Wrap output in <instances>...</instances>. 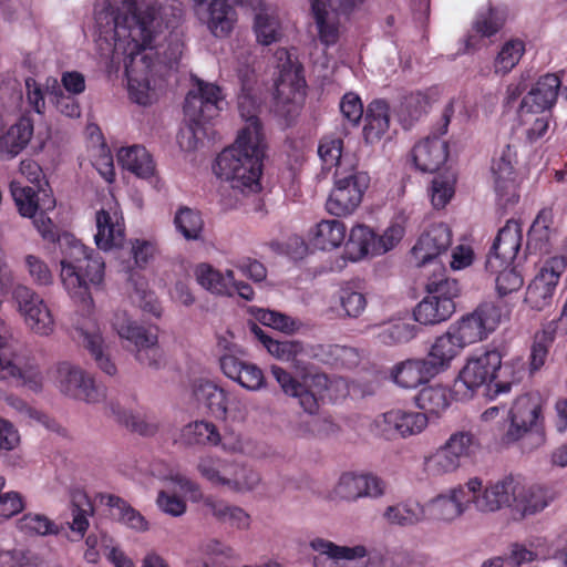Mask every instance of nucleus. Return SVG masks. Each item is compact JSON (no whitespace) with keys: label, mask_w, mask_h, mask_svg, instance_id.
<instances>
[{"label":"nucleus","mask_w":567,"mask_h":567,"mask_svg":"<svg viewBox=\"0 0 567 567\" xmlns=\"http://www.w3.org/2000/svg\"><path fill=\"white\" fill-rule=\"evenodd\" d=\"M346 235L344 223L338 219H323L309 231V240L317 249L332 250L344 243Z\"/></svg>","instance_id":"obj_33"},{"label":"nucleus","mask_w":567,"mask_h":567,"mask_svg":"<svg viewBox=\"0 0 567 567\" xmlns=\"http://www.w3.org/2000/svg\"><path fill=\"white\" fill-rule=\"evenodd\" d=\"M256 319L264 326L285 333H292L298 329V322L291 317L269 309H259Z\"/></svg>","instance_id":"obj_60"},{"label":"nucleus","mask_w":567,"mask_h":567,"mask_svg":"<svg viewBox=\"0 0 567 567\" xmlns=\"http://www.w3.org/2000/svg\"><path fill=\"white\" fill-rule=\"evenodd\" d=\"M557 336L558 334L545 326L539 332L535 334L529 354L530 373H534L544 367L549 353V349L555 342Z\"/></svg>","instance_id":"obj_53"},{"label":"nucleus","mask_w":567,"mask_h":567,"mask_svg":"<svg viewBox=\"0 0 567 567\" xmlns=\"http://www.w3.org/2000/svg\"><path fill=\"white\" fill-rule=\"evenodd\" d=\"M194 275L197 284L210 293L227 297L233 296V270L221 272L212 265L202 262L195 267Z\"/></svg>","instance_id":"obj_32"},{"label":"nucleus","mask_w":567,"mask_h":567,"mask_svg":"<svg viewBox=\"0 0 567 567\" xmlns=\"http://www.w3.org/2000/svg\"><path fill=\"white\" fill-rule=\"evenodd\" d=\"M279 76L276 81V91L278 95L285 94L288 89V96L295 97L296 94H305L307 86L303 75V66L296 56L286 48H280L275 52Z\"/></svg>","instance_id":"obj_23"},{"label":"nucleus","mask_w":567,"mask_h":567,"mask_svg":"<svg viewBox=\"0 0 567 567\" xmlns=\"http://www.w3.org/2000/svg\"><path fill=\"white\" fill-rule=\"evenodd\" d=\"M420 330L413 322L391 320L372 327V338L377 344L394 347L409 343L416 338Z\"/></svg>","instance_id":"obj_29"},{"label":"nucleus","mask_w":567,"mask_h":567,"mask_svg":"<svg viewBox=\"0 0 567 567\" xmlns=\"http://www.w3.org/2000/svg\"><path fill=\"white\" fill-rule=\"evenodd\" d=\"M96 229L94 240L100 249L109 250L120 247L124 241V224L120 223L116 214H111L105 209L96 212Z\"/></svg>","instance_id":"obj_31"},{"label":"nucleus","mask_w":567,"mask_h":567,"mask_svg":"<svg viewBox=\"0 0 567 567\" xmlns=\"http://www.w3.org/2000/svg\"><path fill=\"white\" fill-rule=\"evenodd\" d=\"M566 269V257L554 256L548 258L528 284L524 302L535 311H543L550 308L557 286Z\"/></svg>","instance_id":"obj_8"},{"label":"nucleus","mask_w":567,"mask_h":567,"mask_svg":"<svg viewBox=\"0 0 567 567\" xmlns=\"http://www.w3.org/2000/svg\"><path fill=\"white\" fill-rule=\"evenodd\" d=\"M110 409L112 414L116 416V420L133 432L140 433L141 435H152L155 433L156 426L154 424H150L141 417L121 410L118 405L113 403Z\"/></svg>","instance_id":"obj_63"},{"label":"nucleus","mask_w":567,"mask_h":567,"mask_svg":"<svg viewBox=\"0 0 567 567\" xmlns=\"http://www.w3.org/2000/svg\"><path fill=\"white\" fill-rule=\"evenodd\" d=\"M427 295L436 297L437 300L446 299L454 310L456 309L455 299L460 295L458 281L447 276V270L442 264H434L433 271L427 275L424 284Z\"/></svg>","instance_id":"obj_37"},{"label":"nucleus","mask_w":567,"mask_h":567,"mask_svg":"<svg viewBox=\"0 0 567 567\" xmlns=\"http://www.w3.org/2000/svg\"><path fill=\"white\" fill-rule=\"evenodd\" d=\"M370 185V176L354 166L338 167L334 172V187L326 203L327 210L334 216H348L361 204Z\"/></svg>","instance_id":"obj_6"},{"label":"nucleus","mask_w":567,"mask_h":567,"mask_svg":"<svg viewBox=\"0 0 567 567\" xmlns=\"http://www.w3.org/2000/svg\"><path fill=\"white\" fill-rule=\"evenodd\" d=\"M205 505L210 509L213 516L218 522L227 523L238 529L249 527L250 516L243 508L212 498H207Z\"/></svg>","instance_id":"obj_48"},{"label":"nucleus","mask_w":567,"mask_h":567,"mask_svg":"<svg viewBox=\"0 0 567 567\" xmlns=\"http://www.w3.org/2000/svg\"><path fill=\"white\" fill-rule=\"evenodd\" d=\"M10 192L23 217H33L38 212L39 198L34 187L22 186L20 182L10 183Z\"/></svg>","instance_id":"obj_54"},{"label":"nucleus","mask_w":567,"mask_h":567,"mask_svg":"<svg viewBox=\"0 0 567 567\" xmlns=\"http://www.w3.org/2000/svg\"><path fill=\"white\" fill-rule=\"evenodd\" d=\"M454 313V308L449 300H437L436 297L426 296L413 310L414 320L424 326H434L446 321Z\"/></svg>","instance_id":"obj_39"},{"label":"nucleus","mask_w":567,"mask_h":567,"mask_svg":"<svg viewBox=\"0 0 567 567\" xmlns=\"http://www.w3.org/2000/svg\"><path fill=\"white\" fill-rule=\"evenodd\" d=\"M499 370H502V355L496 349L474 353L467 359L454 382L455 398L461 401L470 400L483 385H488L491 390V383L496 379V372ZM511 386L509 382H494V394L507 393Z\"/></svg>","instance_id":"obj_5"},{"label":"nucleus","mask_w":567,"mask_h":567,"mask_svg":"<svg viewBox=\"0 0 567 567\" xmlns=\"http://www.w3.org/2000/svg\"><path fill=\"white\" fill-rule=\"evenodd\" d=\"M481 485V480L471 478L465 485L450 491L449 495H439L431 503L433 516L441 520H453L461 516L472 504L473 492Z\"/></svg>","instance_id":"obj_21"},{"label":"nucleus","mask_w":567,"mask_h":567,"mask_svg":"<svg viewBox=\"0 0 567 567\" xmlns=\"http://www.w3.org/2000/svg\"><path fill=\"white\" fill-rule=\"evenodd\" d=\"M193 396L199 406L219 421H226L233 411L239 410L240 401L237 395L209 380H198L193 385Z\"/></svg>","instance_id":"obj_14"},{"label":"nucleus","mask_w":567,"mask_h":567,"mask_svg":"<svg viewBox=\"0 0 567 567\" xmlns=\"http://www.w3.org/2000/svg\"><path fill=\"white\" fill-rule=\"evenodd\" d=\"M517 154L511 145H506L501 154L493 158L491 171L498 204L504 208L519 200V182L515 165Z\"/></svg>","instance_id":"obj_10"},{"label":"nucleus","mask_w":567,"mask_h":567,"mask_svg":"<svg viewBox=\"0 0 567 567\" xmlns=\"http://www.w3.org/2000/svg\"><path fill=\"white\" fill-rule=\"evenodd\" d=\"M451 245L452 230L450 227L444 223L432 224L419 237L412 248V255L419 266H425L445 252Z\"/></svg>","instance_id":"obj_22"},{"label":"nucleus","mask_w":567,"mask_h":567,"mask_svg":"<svg viewBox=\"0 0 567 567\" xmlns=\"http://www.w3.org/2000/svg\"><path fill=\"white\" fill-rule=\"evenodd\" d=\"M39 200L38 212L32 217L33 224L41 236L52 243H58L61 259V281L72 299L83 305L92 302L91 286H99L104 279L105 264L101 255L92 248L83 245L72 234L59 235L58 227L47 216V212L53 210L55 199L47 194Z\"/></svg>","instance_id":"obj_2"},{"label":"nucleus","mask_w":567,"mask_h":567,"mask_svg":"<svg viewBox=\"0 0 567 567\" xmlns=\"http://www.w3.org/2000/svg\"><path fill=\"white\" fill-rule=\"evenodd\" d=\"M390 126L389 105L385 101L375 100L368 106L363 135L368 143L373 144L381 140Z\"/></svg>","instance_id":"obj_40"},{"label":"nucleus","mask_w":567,"mask_h":567,"mask_svg":"<svg viewBox=\"0 0 567 567\" xmlns=\"http://www.w3.org/2000/svg\"><path fill=\"white\" fill-rule=\"evenodd\" d=\"M377 234L365 225H357L350 230L344 245V259L359 261L368 255L377 256Z\"/></svg>","instance_id":"obj_35"},{"label":"nucleus","mask_w":567,"mask_h":567,"mask_svg":"<svg viewBox=\"0 0 567 567\" xmlns=\"http://www.w3.org/2000/svg\"><path fill=\"white\" fill-rule=\"evenodd\" d=\"M508 266L509 265H505L499 268L498 271L489 272L491 275H496L495 285L499 297H505L512 292L518 291L524 284L522 274Z\"/></svg>","instance_id":"obj_59"},{"label":"nucleus","mask_w":567,"mask_h":567,"mask_svg":"<svg viewBox=\"0 0 567 567\" xmlns=\"http://www.w3.org/2000/svg\"><path fill=\"white\" fill-rule=\"evenodd\" d=\"M117 162L124 169L134 173L141 178H151L155 174V163L144 146L133 145L122 147L117 152Z\"/></svg>","instance_id":"obj_38"},{"label":"nucleus","mask_w":567,"mask_h":567,"mask_svg":"<svg viewBox=\"0 0 567 567\" xmlns=\"http://www.w3.org/2000/svg\"><path fill=\"white\" fill-rule=\"evenodd\" d=\"M559 223L551 207L542 208L533 220L526 241V254L547 255L559 237Z\"/></svg>","instance_id":"obj_16"},{"label":"nucleus","mask_w":567,"mask_h":567,"mask_svg":"<svg viewBox=\"0 0 567 567\" xmlns=\"http://www.w3.org/2000/svg\"><path fill=\"white\" fill-rule=\"evenodd\" d=\"M226 462L217 457L206 456L199 460L197 468L203 477L213 485L228 486L229 488H238V482L230 477L231 472Z\"/></svg>","instance_id":"obj_47"},{"label":"nucleus","mask_w":567,"mask_h":567,"mask_svg":"<svg viewBox=\"0 0 567 567\" xmlns=\"http://www.w3.org/2000/svg\"><path fill=\"white\" fill-rule=\"evenodd\" d=\"M525 53V42L520 39L506 41L494 60V69L497 74L509 73L520 61Z\"/></svg>","instance_id":"obj_51"},{"label":"nucleus","mask_w":567,"mask_h":567,"mask_svg":"<svg viewBox=\"0 0 567 567\" xmlns=\"http://www.w3.org/2000/svg\"><path fill=\"white\" fill-rule=\"evenodd\" d=\"M19 313L37 334L49 336L54 330V318L45 301L31 288L18 285L12 291Z\"/></svg>","instance_id":"obj_11"},{"label":"nucleus","mask_w":567,"mask_h":567,"mask_svg":"<svg viewBox=\"0 0 567 567\" xmlns=\"http://www.w3.org/2000/svg\"><path fill=\"white\" fill-rule=\"evenodd\" d=\"M416 406L435 416H440L451 404V391L443 385H427L422 388L414 398Z\"/></svg>","instance_id":"obj_41"},{"label":"nucleus","mask_w":567,"mask_h":567,"mask_svg":"<svg viewBox=\"0 0 567 567\" xmlns=\"http://www.w3.org/2000/svg\"><path fill=\"white\" fill-rule=\"evenodd\" d=\"M93 505L85 493H75L72 497V523L70 528L83 537L89 527V515Z\"/></svg>","instance_id":"obj_55"},{"label":"nucleus","mask_w":567,"mask_h":567,"mask_svg":"<svg viewBox=\"0 0 567 567\" xmlns=\"http://www.w3.org/2000/svg\"><path fill=\"white\" fill-rule=\"evenodd\" d=\"M248 118L250 125L241 128L234 144L217 155L213 167L217 177L241 193L260 189L266 148L261 122L251 114Z\"/></svg>","instance_id":"obj_3"},{"label":"nucleus","mask_w":567,"mask_h":567,"mask_svg":"<svg viewBox=\"0 0 567 567\" xmlns=\"http://www.w3.org/2000/svg\"><path fill=\"white\" fill-rule=\"evenodd\" d=\"M229 0H196L198 4H209L208 29L217 38L227 37L237 21L236 10Z\"/></svg>","instance_id":"obj_34"},{"label":"nucleus","mask_w":567,"mask_h":567,"mask_svg":"<svg viewBox=\"0 0 567 567\" xmlns=\"http://www.w3.org/2000/svg\"><path fill=\"white\" fill-rule=\"evenodd\" d=\"M411 154L416 169L434 173L446 162L449 147L440 136H427L414 145Z\"/></svg>","instance_id":"obj_24"},{"label":"nucleus","mask_w":567,"mask_h":567,"mask_svg":"<svg viewBox=\"0 0 567 567\" xmlns=\"http://www.w3.org/2000/svg\"><path fill=\"white\" fill-rule=\"evenodd\" d=\"M112 326L118 337L127 342L125 347L135 351L138 362L155 369L159 368L163 351L158 346L156 333L132 320L125 311L115 312Z\"/></svg>","instance_id":"obj_7"},{"label":"nucleus","mask_w":567,"mask_h":567,"mask_svg":"<svg viewBox=\"0 0 567 567\" xmlns=\"http://www.w3.org/2000/svg\"><path fill=\"white\" fill-rule=\"evenodd\" d=\"M505 23L503 14L495 8L477 13L464 43V52L476 51L484 47V39L498 33Z\"/></svg>","instance_id":"obj_26"},{"label":"nucleus","mask_w":567,"mask_h":567,"mask_svg":"<svg viewBox=\"0 0 567 567\" xmlns=\"http://www.w3.org/2000/svg\"><path fill=\"white\" fill-rule=\"evenodd\" d=\"M223 100L220 87L213 83L200 81L197 91H189L185 97L184 114L192 128L196 130L216 117Z\"/></svg>","instance_id":"obj_12"},{"label":"nucleus","mask_w":567,"mask_h":567,"mask_svg":"<svg viewBox=\"0 0 567 567\" xmlns=\"http://www.w3.org/2000/svg\"><path fill=\"white\" fill-rule=\"evenodd\" d=\"M79 338L83 347L91 353L97 367L109 375L116 373V365L112 362L109 354L104 352V341L100 331H87L78 329Z\"/></svg>","instance_id":"obj_46"},{"label":"nucleus","mask_w":567,"mask_h":567,"mask_svg":"<svg viewBox=\"0 0 567 567\" xmlns=\"http://www.w3.org/2000/svg\"><path fill=\"white\" fill-rule=\"evenodd\" d=\"M560 86L561 80L558 75L547 73L540 76L528 94L522 100V117H526L528 114L534 115L543 111L550 112L551 107L556 104ZM529 121L528 118H524L525 123Z\"/></svg>","instance_id":"obj_20"},{"label":"nucleus","mask_w":567,"mask_h":567,"mask_svg":"<svg viewBox=\"0 0 567 567\" xmlns=\"http://www.w3.org/2000/svg\"><path fill=\"white\" fill-rule=\"evenodd\" d=\"M463 350L456 339L450 333L449 330L443 334L436 337L432 343L427 355L424 358L429 363L435 375L447 370L452 361Z\"/></svg>","instance_id":"obj_30"},{"label":"nucleus","mask_w":567,"mask_h":567,"mask_svg":"<svg viewBox=\"0 0 567 567\" xmlns=\"http://www.w3.org/2000/svg\"><path fill=\"white\" fill-rule=\"evenodd\" d=\"M523 241V229L518 220L509 219L498 230L487 254L485 269L487 272L498 271L509 265L518 256Z\"/></svg>","instance_id":"obj_13"},{"label":"nucleus","mask_w":567,"mask_h":567,"mask_svg":"<svg viewBox=\"0 0 567 567\" xmlns=\"http://www.w3.org/2000/svg\"><path fill=\"white\" fill-rule=\"evenodd\" d=\"M312 13L317 23L318 34L321 43L329 47L334 44L339 39V29L334 23L327 20L328 11L321 0H312Z\"/></svg>","instance_id":"obj_56"},{"label":"nucleus","mask_w":567,"mask_h":567,"mask_svg":"<svg viewBox=\"0 0 567 567\" xmlns=\"http://www.w3.org/2000/svg\"><path fill=\"white\" fill-rule=\"evenodd\" d=\"M174 225L185 239L197 240L202 237L204 219L199 210L182 206L175 213Z\"/></svg>","instance_id":"obj_49"},{"label":"nucleus","mask_w":567,"mask_h":567,"mask_svg":"<svg viewBox=\"0 0 567 567\" xmlns=\"http://www.w3.org/2000/svg\"><path fill=\"white\" fill-rule=\"evenodd\" d=\"M106 499V505L112 509L113 517L120 523L136 532L148 529V522L145 517L126 501L116 495H107Z\"/></svg>","instance_id":"obj_44"},{"label":"nucleus","mask_w":567,"mask_h":567,"mask_svg":"<svg viewBox=\"0 0 567 567\" xmlns=\"http://www.w3.org/2000/svg\"><path fill=\"white\" fill-rule=\"evenodd\" d=\"M427 422L425 413L392 409L375 419V426L386 437L394 435L408 437L420 434L426 427Z\"/></svg>","instance_id":"obj_17"},{"label":"nucleus","mask_w":567,"mask_h":567,"mask_svg":"<svg viewBox=\"0 0 567 567\" xmlns=\"http://www.w3.org/2000/svg\"><path fill=\"white\" fill-rule=\"evenodd\" d=\"M182 437L189 445L217 446L221 443V436L216 425L204 420L184 426Z\"/></svg>","instance_id":"obj_45"},{"label":"nucleus","mask_w":567,"mask_h":567,"mask_svg":"<svg viewBox=\"0 0 567 567\" xmlns=\"http://www.w3.org/2000/svg\"><path fill=\"white\" fill-rule=\"evenodd\" d=\"M157 13L155 0H104L103 9L95 14L99 24L102 19H107L109 30L101 31V34L112 32L115 37L120 28L128 29L133 48L124 60L125 75L130 97L140 105L151 103L150 75L154 61L145 51L152 49Z\"/></svg>","instance_id":"obj_1"},{"label":"nucleus","mask_w":567,"mask_h":567,"mask_svg":"<svg viewBox=\"0 0 567 567\" xmlns=\"http://www.w3.org/2000/svg\"><path fill=\"white\" fill-rule=\"evenodd\" d=\"M385 482L373 474L343 473L333 488L334 497L357 501L362 497L378 498L385 493Z\"/></svg>","instance_id":"obj_18"},{"label":"nucleus","mask_w":567,"mask_h":567,"mask_svg":"<svg viewBox=\"0 0 567 567\" xmlns=\"http://www.w3.org/2000/svg\"><path fill=\"white\" fill-rule=\"evenodd\" d=\"M254 30L257 41L262 45H270L282 35L279 19L267 10H260L256 14Z\"/></svg>","instance_id":"obj_52"},{"label":"nucleus","mask_w":567,"mask_h":567,"mask_svg":"<svg viewBox=\"0 0 567 567\" xmlns=\"http://www.w3.org/2000/svg\"><path fill=\"white\" fill-rule=\"evenodd\" d=\"M425 465L431 474L443 475L457 470L461 465V458L443 445L426 460Z\"/></svg>","instance_id":"obj_57"},{"label":"nucleus","mask_w":567,"mask_h":567,"mask_svg":"<svg viewBox=\"0 0 567 567\" xmlns=\"http://www.w3.org/2000/svg\"><path fill=\"white\" fill-rule=\"evenodd\" d=\"M454 181L444 176H435L429 188L431 203L436 209L444 208L454 196Z\"/></svg>","instance_id":"obj_61"},{"label":"nucleus","mask_w":567,"mask_h":567,"mask_svg":"<svg viewBox=\"0 0 567 567\" xmlns=\"http://www.w3.org/2000/svg\"><path fill=\"white\" fill-rule=\"evenodd\" d=\"M499 320V308L493 303H483L473 312L462 316L447 330L464 349L487 338L496 329Z\"/></svg>","instance_id":"obj_9"},{"label":"nucleus","mask_w":567,"mask_h":567,"mask_svg":"<svg viewBox=\"0 0 567 567\" xmlns=\"http://www.w3.org/2000/svg\"><path fill=\"white\" fill-rule=\"evenodd\" d=\"M515 488H517V478L513 475L489 483L484 489L481 484L474 489L471 503L483 513L496 512L503 507L513 508Z\"/></svg>","instance_id":"obj_19"},{"label":"nucleus","mask_w":567,"mask_h":567,"mask_svg":"<svg viewBox=\"0 0 567 567\" xmlns=\"http://www.w3.org/2000/svg\"><path fill=\"white\" fill-rule=\"evenodd\" d=\"M54 527L53 522L40 514H25L18 520V528L25 535L54 534Z\"/></svg>","instance_id":"obj_62"},{"label":"nucleus","mask_w":567,"mask_h":567,"mask_svg":"<svg viewBox=\"0 0 567 567\" xmlns=\"http://www.w3.org/2000/svg\"><path fill=\"white\" fill-rule=\"evenodd\" d=\"M60 389L66 395L89 403L100 402L105 398V388L97 385L92 377L83 370L63 362L58 367Z\"/></svg>","instance_id":"obj_15"},{"label":"nucleus","mask_w":567,"mask_h":567,"mask_svg":"<svg viewBox=\"0 0 567 567\" xmlns=\"http://www.w3.org/2000/svg\"><path fill=\"white\" fill-rule=\"evenodd\" d=\"M555 498V492L542 485H533L526 488L517 478L513 511L522 517L543 511Z\"/></svg>","instance_id":"obj_28"},{"label":"nucleus","mask_w":567,"mask_h":567,"mask_svg":"<svg viewBox=\"0 0 567 567\" xmlns=\"http://www.w3.org/2000/svg\"><path fill=\"white\" fill-rule=\"evenodd\" d=\"M223 373L243 388L257 391L265 385V377L256 364L240 360L234 354H224L219 359Z\"/></svg>","instance_id":"obj_25"},{"label":"nucleus","mask_w":567,"mask_h":567,"mask_svg":"<svg viewBox=\"0 0 567 567\" xmlns=\"http://www.w3.org/2000/svg\"><path fill=\"white\" fill-rule=\"evenodd\" d=\"M25 268L32 281L38 286H49L53 282V274L48 264L34 255L25 257Z\"/></svg>","instance_id":"obj_64"},{"label":"nucleus","mask_w":567,"mask_h":567,"mask_svg":"<svg viewBox=\"0 0 567 567\" xmlns=\"http://www.w3.org/2000/svg\"><path fill=\"white\" fill-rule=\"evenodd\" d=\"M250 331L254 337L267 349V351L277 359L290 361L302 350L298 341H279L267 334L257 323L251 322Z\"/></svg>","instance_id":"obj_42"},{"label":"nucleus","mask_w":567,"mask_h":567,"mask_svg":"<svg viewBox=\"0 0 567 567\" xmlns=\"http://www.w3.org/2000/svg\"><path fill=\"white\" fill-rule=\"evenodd\" d=\"M424 507L416 501H406L388 506L383 518L391 525L411 526L423 520Z\"/></svg>","instance_id":"obj_43"},{"label":"nucleus","mask_w":567,"mask_h":567,"mask_svg":"<svg viewBox=\"0 0 567 567\" xmlns=\"http://www.w3.org/2000/svg\"><path fill=\"white\" fill-rule=\"evenodd\" d=\"M343 141L339 137H323L319 142L318 154L324 168L330 169L340 166L347 168L342 159Z\"/></svg>","instance_id":"obj_58"},{"label":"nucleus","mask_w":567,"mask_h":567,"mask_svg":"<svg viewBox=\"0 0 567 567\" xmlns=\"http://www.w3.org/2000/svg\"><path fill=\"white\" fill-rule=\"evenodd\" d=\"M508 415L511 424L502 436L504 445L522 442L523 450H533L545 443L543 404L538 394L518 396Z\"/></svg>","instance_id":"obj_4"},{"label":"nucleus","mask_w":567,"mask_h":567,"mask_svg":"<svg viewBox=\"0 0 567 567\" xmlns=\"http://www.w3.org/2000/svg\"><path fill=\"white\" fill-rule=\"evenodd\" d=\"M33 135V123L22 116L0 136V155L7 158L17 156L29 144Z\"/></svg>","instance_id":"obj_36"},{"label":"nucleus","mask_w":567,"mask_h":567,"mask_svg":"<svg viewBox=\"0 0 567 567\" xmlns=\"http://www.w3.org/2000/svg\"><path fill=\"white\" fill-rule=\"evenodd\" d=\"M311 548L333 560H354L367 556L368 551L363 545L353 547L339 546L323 538H315L310 543Z\"/></svg>","instance_id":"obj_50"},{"label":"nucleus","mask_w":567,"mask_h":567,"mask_svg":"<svg viewBox=\"0 0 567 567\" xmlns=\"http://www.w3.org/2000/svg\"><path fill=\"white\" fill-rule=\"evenodd\" d=\"M390 377L400 388L415 389L427 383L435 373L424 358H410L394 364Z\"/></svg>","instance_id":"obj_27"}]
</instances>
